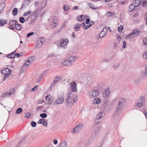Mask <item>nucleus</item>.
Segmentation results:
<instances>
[{"mask_svg":"<svg viewBox=\"0 0 147 147\" xmlns=\"http://www.w3.org/2000/svg\"><path fill=\"white\" fill-rule=\"evenodd\" d=\"M47 1L43 0L40 3V7H38L36 10L33 13L32 15L34 16L35 18L36 19L38 17V14L40 12L41 10L44 9L47 4Z\"/></svg>","mask_w":147,"mask_h":147,"instance_id":"nucleus-1","label":"nucleus"},{"mask_svg":"<svg viewBox=\"0 0 147 147\" xmlns=\"http://www.w3.org/2000/svg\"><path fill=\"white\" fill-rule=\"evenodd\" d=\"M77 100V97L73 95L72 93H70L67 98L66 102L68 105L72 106L75 104Z\"/></svg>","mask_w":147,"mask_h":147,"instance_id":"nucleus-2","label":"nucleus"},{"mask_svg":"<svg viewBox=\"0 0 147 147\" xmlns=\"http://www.w3.org/2000/svg\"><path fill=\"white\" fill-rule=\"evenodd\" d=\"M140 33V30L138 29H135L132 32L130 33L127 35L126 36V38L136 37L138 36Z\"/></svg>","mask_w":147,"mask_h":147,"instance_id":"nucleus-3","label":"nucleus"},{"mask_svg":"<svg viewBox=\"0 0 147 147\" xmlns=\"http://www.w3.org/2000/svg\"><path fill=\"white\" fill-rule=\"evenodd\" d=\"M99 119L98 118L97 119L95 120V122L93 128L94 130V132L93 133L94 134V136H95L96 134L98 133L99 130L101 128V126L99 125L100 122Z\"/></svg>","mask_w":147,"mask_h":147,"instance_id":"nucleus-4","label":"nucleus"},{"mask_svg":"<svg viewBox=\"0 0 147 147\" xmlns=\"http://www.w3.org/2000/svg\"><path fill=\"white\" fill-rule=\"evenodd\" d=\"M123 106L118 104L116 108L115 112L114 114L115 116L117 115L118 117L119 116L118 114H120L121 113V112L123 110Z\"/></svg>","mask_w":147,"mask_h":147,"instance_id":"nucleus-5","label":"nucleus"},{"mask_svg":"<svg viewBox=\"0 0 147 147\" xmlns=\"http://www.w3.org/2000/svg\"><path fill=\"white\" fill-rule=\"evenodd\" d=\"M77 86L76 83L74 81H73L72 83H71L70 88L71 92H76L78 91Z\"/></svg>","mask_w":147,"mask_h":147,"instance_id":"nucleus-6","label":"nucleus"},{"mask_svg":"<svg viewBox=\"0 0 147 147\" xmlns=\"http://www.w3.org/2000/svg\"><path fill=\"white\" fill-rule=\"evenodd\" d=\"M98 93L99 92L98 91L92 90L89 91V95L90 98H93L97 96L98 95Z\"/></svg>","mask_w":147,"mask_h":147,"instance_id":"nucleus-7","label":"nucleus"},{"mask_svg":"<svg viewBox=\"0 0 147 147\" xmlns=\"http://www.w3.org/2000/svg\"><path fill=\"white\" fill-rule=\"evenodd\" d=\"M64 97L63 94L59 95L58 98L55 101V103L57 104H62L64 100Z\"/></svg>","mask_w":147,"mask_h":147,"instance_id":"nucleus-8","label":"nucleus"},{"mask_svg":"<svg viewBox=\"0 0 147 147\" xmlns=\"http://www.w3.org/2000/svg\"><path fill=\"white\" fill-rule=\"evenodd\" d=\"M68 42V40L67 39H65L62 40L60 42L61 46L64 49L66 48Z\"/></svg>","mask_w":147,"mask_h":147,"instance_id":"nucleus-9","label":"nucleus"},{"mask_svg":"<svg viewBox=\"0 0 147 147\" xmlns=\"http://www.w3.org/2000/svg\"><path fill=\"white\" fill-rule=\"evenodd\" d=\"M30 3V1L29 0H26L22 2V4L21 7L20 9V11L22 9L26 8L28 6Z\"/></svg>","mask_w":147,"mask_h":147,"instance_id":"nucleus-10","label":"nucleus"},{"mask_svg":"<svg viewBox=\"0 0 147 147\" xmlns=\"http://www.w3.org/2000/svg\"><path fill=\"white\" fill-rule=\"evenodd\" d=\"M53 19L52 22L50 23V25L52 27L55 28L57 25V24L56 17H54Z\"/></svg>","mask_w":147,"mask_h":147,"instance_id":"nucleus-11","label":"nucleus"},{"mask_svg":"<svg viewBox=\"0 0 147 147\" xmlns=\"http://www.w3.org/2000/svg\"><path fill=\"white\" fill-rule=\"evenodd\" d=\"M11 70L9 69L6 68L4 69H3L1 70V73L2 74H3L4 75H5L6 74H8V73H10Z\"/></svg>","mask_w":147,"mask_h":147,"instance_id":"nucleus-12","label":"nucleus"},{"mask_svg":"<svg viewBox=\"0 0 147 147\" xmlns=\"http://www.w3.org/2000/svg\"><path fill=\"white\" fill-rule=\"evenodd\" d=\"M142 0H134L132 2L133 4L135 5V7H137L141 4Z\"/></svg>","mask_w":147,"mask_h":147,"instance_id":"nucleus-13","label":"nucleus"},{"mask_svg":"<svg viewBox=\"0 0 147 147\" xmlns=\"http://www.w3.org/2000/svg\"><path fill=\"white\" fill-rule=\"evenodd\" d=\"M125 100L123 97H121L119 100V104L124 106L125 104Z\"/></svg>","mask_w":147,"mask_h":147,"instance_id":"nucleus-14","label":"nucleus"},{"mask_svg":"<svg viewBox=\"0 0 147 147\" xmlns=\"http://www.w3.org/2000/svg\"><path fill=\"white\" fill-rule=\"evenodd\" d=\"M110 94V89L107 88L106 89L104 92L103 93V96L104 97H107Z\"/></svg>","mask_w":147,"mask_h":147,"instance_id":"nucleus-15","label":"nucleus"},{"mask_svg":"<svg viewBox=\"0 0 147 147\" xmlns=\"http://www.w3.org/2000/svg\"><path fill=\"white\" fill-rule=\"evenodd\" d=\"M77 20L80 22H82L85 20V16L84 15L79 16L77 17Z\"/></svg>","mask_w":147,"mask_h":147,"instance_id":"nucleus-16","label":"nucleus"},{"mask_svg":"<svg viewBox=\"0 0 147 147\" xmlns=\"http://www.w3.org/2000/svg\"><path fill=\"white\" fill-rule=\"evenodd\" d=\"M62 64L64 66H70L72 65L67 59L64 62H62Z\"/></svg>","mask_w":147,"mask_h":147,"instance_id":"nucleus-17","label":"nucleus"},{"mask_svg":"<svg viewBox=\"0 0 147 147\" xmlns=\"http://www.w3.org/2000/svg\"><path fill=\"white\" fill-rule=\"evenodd\" d=\"M136 7H135V5L134 4H133L132 2L131 3V4L130 5L128 9V11H131L134 10Z\"/></svg>","mask_w":147,"mask_h":147,"instance_id":"nucleus-18","label":"nucleus"},{"mask_svg":"<svg viewBox=\"0 0 147 147\" xmlns=\"http://www.w3.org/2000/svg\"><path fill=\"white\" fill-rule=\"evenodd\" d=\"M115 15V13L109 11L107 12L105 14L106 16L107 17H110L111 16L114 17Z\"/></svg>","mask_w":147,"mask_h":147,"instance_id":"nucleus-19","label":"nucleus"},{"mask_svg":"<svg viewBox=\"0 0 147 147\" xmlns=\"http://www.w3.org/2000/svg\"><path fill=\"white\" fill-rule=\"evenodd\" d=\"M5 6V1H3L0 3V11H2L4 9Z\"/></svg>","mask_w":147,"mask_h":147,"instance_id":"nucleus-20","label":"nucleus"},{"mask_svg":"<svg viewBox=\"0 0 147 147\" xmlns=\"http://www.w3.org/2000/svg\"><path fill=\"white\" fill-rule=\"evenodd\" d=\"M12 93L11 92L6 93L4 92H3L2 94L1 97L3 98H4L6 97L9 96Z\"/></svg>","mask_w":147,"mask_h":147,"instance_id":"nucleus-21","label":"nucleus"},{"mask_svg":"<svg viewBox=\"0 0 147 147\" xmlns=\"http://www.w3.org/2000/svg\"><path fill=\"white\" fill-rule=\"evenodd\" d=\"M67 59L71 64H72L75 61L73 57H67Z\"/></svg>","mask_w":147,"mask_h":147,"instance_id":"nucleus-22","label":"nucleus"},{"mask_svg":"<svg viewBox=\"0 0 147 147\" xmlns=\"http://www.w3.org/2000/svg\"><path fill=\"white\" fill-rule=\"evenodd\" d=\"M100 100L98 98H96L93 101V103L94 104H98L100 102Z\"/></svg>","mask_w":147,"mask_h":147,"instance_id":"nucleus-23","label":"nucleus"},{"mask_svg":"<svg viewBox=\"0 0 147 147\" xmlns=\"http://www.w3.org/2000/svg\"><path fill=\"white\" fill-rule=\"evenodd\" d=\"M16 29L18 30H20L22 28V26L20 24H16L15 25Z\"/></svg>","mask_w":147,"mask_h":147,"instance_id":"nucleus-24","label":"nucleus"},{"mask_svg":"<svg viewBox=\"0 0 147 147\" xmlns=\"http://www.w3.org/2000/svg\"><path fill=\"white\" fill-rule=\"evenodd\" d=\"M107 31V28H104L103 29L102 31L101 32L100 34L103 35V36H104L106 34Z\"/></svg>","mask_w":147,"mask_h":147,"instance_id":"nucleus-25","label":"nucleus"},{"mask_svg":"<svg viewBox=\"0 0 147 147\" xmlns=\"http://www.w3.org/2000/svg\"><path fill=\"white\" fill-rule=\"evenodd\" d=\"M18 12V9L17 8H15L13 10L12 15L13 16H16Z\"/></svg>","mask_w":147,"mask_h":147,"instance_id":"nucleus-26","label":"nucleus"},{"mask_svg":"<svg viewBox=\"0 0 147 147\" xmlns=\"http://www.w3.org/2000/svg\"><path fill=\"white\" fill-rule=\"evenodd\" d=\"M7 24L6 21L4 20H0V26H3L4 24Z\"/></svg>","mask_w":147,"mask_h":147,"instance_id":"nucleus-27","label":"nucleus"},{"mask_svg":"<svg viewBox=\"0 0 147 147\" xmlns=\"http://www.w3.org/2000/svg\"><path fill=\"white\" fill-rule=\"evenodd\" d=\"M36 58L35 56H32L28 58V61H29L31 63H32Z\"/></svg>","mask_w":147,"mask_h":147,"instance_id":"nucleus-28","label":"nucleus"},{"mask_svg":"<svg viewBox=\"0 0 147 147\" xmlns=\"http://www.w3.org/2000/svg\"><path fill=\"white\" fill-rule=\"evenodd\" d=\"M79 131V130H78V129L77 128H76V127L74 128L71 131V132L72 133H78Z\"/></svg>","mask_w":147,"mask_h":147,"instance_id":"nucleus-29","label":"nucleus"},{"mask_svg":"<svg viewBox=\"0 0 147 147\" xmlns=\"http://www.w3.org/2000/svg\"><path fill=\"white\" fill-rule=\"evenodd\" d=\"M61 78V77L59 76H58L55 77L54 79V81L57 82L59 81Z\"/></svg>","mask_w":147,"mask_h":147,"instance_id":"nucleus-30","label":"nucleus"},{"mask_svg":"<svg viewBox=\"0 0 147 147\" xmlns=\"http://www.w3.org/2000/svg\"><path fill=\"white\" fill-rule=\"evenodd\" d=\"M59 146H61V147H67V144L65 142L63 141L61 143Z\"/></svg>","mask_w":147,"mask_h":147,"instance_id":"nucleus-31","label":"nucleus"},{"mask_svg":"<svg viewBox=\"0 0 147 147\" xmlns=\"http://www.w3.org/2000/svg\"><path fill=\"white\" fill-rule=\"evenodd\" d=\"M31 12V10H29L28 11H26L23 14V16L24 17H25L26 16L28 15L29 14H30Z\"/></svg>","mask_w":147,"mask_h":147,"instance_id":"nucleus-32","label":"nucleus"},{"mask_svg":"<svg viewBox=\"0 0 147 147\" xmlns=\"http://www.w3.org/2000/svg\"><path fill=\"white\" fill-rule=\"evenodd\" d=\"M19 21L21 23H23L25 22V20L24 17H21L19 18Z\"/></svg>","mask_w":147,"mask_h":147,"instance_id":"nucleus-33","label":"nucleus"},{"mask_svg":"<svg viewBox=\"0 0 147 147\" xmlns=\"http://www.w3.org/2000/svg\"><path fill=\"white\" fill-rule=\"evenodd\" d=\"M103 114L102 112L99 113L97 117L98 119H100L103 115Z\"/></svg>","mask_w":147,"mask_h":147,"instance_id":"nucleus-34","label":"nucleus"},{"mask_svg":"<svg viewBox=\"0 0 147 147\" xmlns=\"http://www.w3.org/2000/svg\"><path fill=\"white\" fill-rule=\"evenodd\" d=\"M109 59L107 58H102L100 61L101 62H108L109 61Z\"/></svg>","mask_w":147,"mask_h":147,"instance_id":"nucleus-35","label":"nucleus"},{"mask_svg":"<svg viewBox=\"0 0 147 147\" xmlns=\"http://www.w3.org/2000/svg\"><path fill=\"white\" fill-rule=\"evenodd\" d=\"M22 111V109L21 108H19L17 109L16 111V113L17 114H19L21 113Z\"/></svg>","mask_w":147,"mask_h":147,"instance_id":"nucleus-36","label":"nucleus"},{"mask_svg":"<svg viewBox=\"0 0 147 147\" xmlns=\"http://www.w3.org/2000/svg\"><path fill=\"white\" fill-rule=\"evenodd\" d=\"M40 117L42 118H46L47 117V115L46 113H41L40 114Z\"/></svg>","mask_w":147,"mask_h":147,"instance_id":"nucleus-37","label":"nucleus"},{"mask_svg":"<svg viewBox=\"0 0 147 147\" xmlns=\"http://www.w3.org/2000/svg\"><path fill=\"white\" fill-rule=\"evenodd\" d=\"M140 102H142L144 103L145 102V99L142 96H140V98L138 100Z\"/></svg>","mask_w":147,"mask_h":147,"instance_id":"nucleus-38","label":"nucleus"},{"mask_svg":"<svg viewBox=\"0 0 147 147\" xmlns=\"http://www.w3.org/2000/svg\"><path fill=\"white\" fill-rule=\"evenodd\" d=\"M143 43L146 46H147V37L144 38L143 40Z\"/></svg>","mask_w":147,"mask_h":147,"instance_id":"nucleus-39","label":"nucleus"},{"mask_svg":"<svg viewBox=\"0 0 147 147\" xmlns=\"http://www.w3.org/2000/svg\"><path fill=\"white\" fill-rule=\"evenodd\" d=\"M63 9L65 11H67L69 9V6L68 5H65L63 7Z\"/></svg>","mask_w":147,"mask_h":147,"instance_id":"nucleus-40","label":"nucleus"},{"mask_svg":"<svg viewBox=\"0 0 147 147\" xmlns=\"http://www.w3.org/2000/svg\"><path fill=\"white\" fill-rule=\"evenodd\" d=\"M82 127L83 125L82 124H80L78 125L76 127V128H77L78 129V130H79V131H80L81 129H82Z\"/></svg>","mask_w":147,"mask_h":147,"instance_id":"nucleus-41","label":"nucleus"},{"mask_svg":"<svg viewBox=\"0 0 147 147\" xmlns=\"http://www.w3.org/2000/svg\"><path fill=\"white\" fill-rule=\"evenodd\" d=\"M136 104H137V105L139 107H141L143 105L144 103L143 102H140L139 101H138L136 102Z\"/></svg>","mask_w":147,"mask_h":147,"instance_id":"nucleus-42","label":"nucleus"},{"mask_svg":"<svg viewBox=\"0 0 147 147\" xmlns=\"http://www.w3.org/2000/svg\"><path fill=\"white\" fill-rule=\"evenodd\" d=\"M10 73L8 72V74H6L5 75H4V81H5L7 79L10 75Z\"/></svg>","mask_w":147,"mask_h":147,"instance_id":"nucleus-43","label":"nucleus"},{"mask_svg":"<svg viewBox=\"0 0 147 147\" xmlns=\"http://www.w3.org/2000/svg\"><path fill=\"white\" fill-rule=\"evenodd\" d=\"M44 42V40L43 38L40 37V40H38V42L40 43L41 45H42L43 43Z\"/></svg>","mask_w":147,"mask_h":147,"instance_id":"nucleus-44","label":"nucleus"},{"mask_svg":"<svg viewBox=\"0 0 147 147\" xmlns=\"http://www.w3.org/2000/svg\"><path fill=\"white\" fill-rule=\"evenodd\" d=\"M42 124L43 125L45 126H46L47 125V122L45 119H43V120L42 121Z\"/></svg>","mask_w":147,"mask_h":147,"instance_id":"nucleus-45","label":"nucleus"},{"mask_svg":"<svg viewBox=\"0 0 147 147\" xmlns=\"http://www.w3.org/2000/svg\"><path fill=\"white\" fill-rule=\"evenodd\" d=\"M123 28V27L122 26H120L118 28V31L120 32H122Z\"/></svg>","mask_w":147,"mask_h":147,"instance_id":"nucleus-46","label":"nucleus"},{"mask_svg":"<svg viewBox=\"0 0 147 147\" xmlns=\"http://www.w3.org/2000/svg\"><path fill=\"white\" fill-rule=\"evenodd\" d=\"M56 82L53 81V82L51 83V86H50V88L51 89L52 88H53V86H54L56 84Z\"/></svg>","mask_w":147,"mask_h":147,"instance_id":"nucleus-47","label":"nucleus"},{"mask_svg":"<svg viewBox=\"0 0 147 147\" xmlns=\"http://www.w3.org/2000/svg\"><path fill=\"white\" fill-rule=\"evenodd\" d=\"M40 4V3L38 1H36L35 2L34 5L35 7H38Z\"/></svg>","mask_w":147,"mask_h":147,"instance_id":"nucleus-48","label":"nucleus"},{"mask_svg":"<svg viewBox=\"0 0 147 147\" xmlns=\"http://www.w3.org/2000/svg\"><path fill=\"white\" fill-rule=\"evenodd\" d=\"M36 125V122L34 121H32L31 123V125L32 127H35Z\"/></svg>","mask_w":147,"mask_h":147,"instance_id":"nucleus-49","label":"nucleus"},{"mask_svg":"<svg viewBox=\"0 0 147 147\" xmlns=\"http://www.w3.org/2000/svg\"><path fill=\"white\" fill-rule=\"evenodd\" d=\"M143 57L144 59H147V51H146L144 53Z\"/></svg>","mask_w":147,"mask_h":147,"instance_id":"nucleus-50","label":"nucleus"},{"mask_svg":"<svg viewBox=\"0 0 147 147\" xmlns=\"http://www.w3.org/2000/svg\"><path fill=\"white\" fill-rule=\"evenodd\" d=\"M89 7L93 9H97V7H93V5L92 4H90L89 5Z\"/></svg>","mask_w":147,"mask_h":147,"instance_id":"nucleus-51","label":"nucleus"},{"mask_svg":"<svg viewBox=\"0 0 147 147\" xmlns=\"http://www.w3.org/2000/svg\"><path fill=\"white\" fill-rule=\"evenodd\" d=\"M42 75L39 77L36 81V82L37 83L40 82V80L42 78Z\"/></svg>","mask_w":147,"mask_h":147,"instance_id":"nucleus-52","label":"nucleus"},{"mask_svg":"<svg viewBox=\"0 0 147 147\" xmlns=\"http://www.w3.org/2000/svg\"><path fill=\"white\" fill-rule=\"evenodd\" d=\"M15 24L14 20H11L9 22V24L11 25H13Z\"/></svg>","mask_w":147,"mask_h":147,"instance_id":"nucleus-53","label":"nucleus"},{"mask_svg":"<svg viewBox=\"0 0 147 147\" xmlns=\"http://www.w3.org/2000/svg\"><path fill=\"white\" fill-rule=\"evenodd\" d=\"M51 96L49 94L47 95L45 97L46 100H50V98H51Z\"/></svg>","mask_w":147,"mask_h":147,"instance_id":"nucleus-54","label":"nucleus"},{"mask_svg":"<svg viewBox=\"0 0 147 147\" xmlns=\"http://www.w3.org/2000/svg\"><path fill=\"white\" fill-rule=\"evenodd\" d=\"M34 34V33L33 32H31L29 33H28L27 34V36L28 37H29L30 36L33 35Z\"/></svg>","mask_w":147,"mask_h":147,"instance_id":"nucleus-55","label":"nucleus"},{"mask_svg":"<svg viewBox=\"0 0 147 147\" xmlns=\"http://www.w3.org/2000/svg\"><path fill=\"white\" fill-rule=\"evenodd\" d=\"M81 26V24H77L75 26V28H77L78 29L76 30V31H78L79 30Z\"/></svg>","mask_w":147,"mask_h":147,"instance_id":"nucleus-56","label":"nucleus"},{"mask_svg":"<svg viewBox=\"0 0 147 147\" xmlns=\"http://www.w3.org/2000/svg\"><path fill=\"white\" fill-rule=\"evenodd\" d=\"M30 114L29 113H26L25 117L26 118H29L30 117Z\"/></svg>","mask_w":147,"mask_h":147,"instance_id":"nucleus-57","label":"nucleus"},{"mask_svg":"<svg viewBox=\"0 0 147 147\" xmlns=\"http://www.w3.org/2000/svg\"><path fill=\"white\" fill-rule=\"evenodd\" d=\"M48 101V102L47 103V104L49 105H51L53 102V100L51 98H50V100H49Z\"/></svg>","mask_w":147,"mask_h":147,"instance_id":"nucleus-58","label":"nucleus"},{"mask_svg":"<svg viewBox=\"0 0 147 147\" xmlns=\"http://www.w3.org/2000/svg\"><path fill=\"white\" fill-rule=\"evenodd\" d=\"M31 63L29 61H28V60H27V61H26V62L25 63L24 65H26L27 66H29V65Z\"/></svg>","mask_w":147,"mask_h":147,"instance_id":"nucleus-59","label":"nucleus"},{"mask_svg":"<svg viewBox=\"0 0 147 147\" xmlns=\"http://www.w3.org/2000/svg\"><path fill=\"white\" fill-rule=\"evenodd\" d=\"M126 42L125 41H124L123 45V49H125L126 48Z\"/></svg>","mask_w":147,"mask_h":147,"instance_id":"nucleus-60","label":"nucleus"},{"mask_svg":"<svg viewBox=\"0 0 147 147\" xmlns=\"http://www.w3.org/2000/svg\"><path fill=\"white\" fill-rule=\"evenodd\" d=\"M42 106H39L37 107L36 110L37 111H41L42 110Z\"/></svg>","mask_w":147,"mask_h":147,"instance_id":"nucleus-61","label":"nucleus"},{"mask_svg":"<svg viewBox=\"0 0 147 147\" xmlns=\"http://www.w3.org/2000/svg\"><path fill=\"white\" fill-rule=\"evenodd\" d=\"M43 119H40L38 122V124H42V121L43 120Z\"/></svg>","mask_w":147,"mask_h":147,"instance_id":"nucleus-62","label":"nucleus"},{"mask_svg":"<svg viewBox=\"0 0 147 147\" xmlns=\"http://www.w3.org/2000/svg\"><path fill=\"white\" fill-rule=\"evenodd\" d=\"M7 57L9 58H14L13 56L11 55L10 54H9L7 56Z\"/></svg>","mask_w":147,"mask_h":147,"instance_id":"nucleus-63","label":"nucleus"},{"mask_svg":"<svg viewBox=\"0 0 147 147\" xmlns=\"http://www.w3.org/2000/svg\"><path fill=\"white\" fill-rule=\"evenodd\" d=\"M147 3V1H143L142 3V5L143 7H145L146 6V4Z\"/></svg>","mask_w":147,"mask_h":147,"instance_id":"nucleus-64","label":"nucleus"}]
</instances>
